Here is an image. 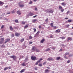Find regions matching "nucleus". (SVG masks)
<instances>
[{
	"label": "nucleus",
	"instance_id": "1",
	"mask_svg": "<svg viewBox=\"0 0 73 73\" xmlns=\"http://www.w3.org/2000/svg\"><path fill=\"white\" fill-rule=\"evenodd\" d=\"M23 3H24V2L23 1L19 2V7H21V8H23V7L24 6V5L23 4H21Z\"/></svg>",
	"mask_w": 73,
	"mask_h": 73
},
{
	"label": "nucleus",
	"instance_id": "2",
	"mask_svg": "<svg viewBox=\"0 0 73 73\" xmlns=\"http://www.w3.org/2000/svg\"><path fill=\"white\" fill-rule=\"evenodd\" d=\"M9 57H10L11 58H13V59L14 60V61L16 60V56L15 55H12L11 56H9Z\"/></svg>",
	"mask_w": 73,
	"mask_h": 73
},
{
	"label": "nucleus",
	"instance_id": "3",
	"mask_svg": "<svg viewBox=\"0 0 73 73\" xmlns=\"http://www.w3.org/2000/svg\"><path fill=\"white\" fill-rule=\"evenodd\" d=\"M48 9H47L45 11L46 12V13H52L53 12H54V11L53 10H50V11H48Z\"/></svg>",
	"mask_w": 73,
	"mask_h": 73
},
{
	"label": "nucleus",
	"instance_id": "4",
	"mask_svg": "<svg viewBox=\"0 0 73 73\" xmlns=\"http://www.w3.org/2000/svg\"><path fill=\"white\" fill-rule=\"evenodd\" d=\"M47 61H54V60L52 58V57H50L48 58L47 59Z\"/></svg>",
	"mask_w": 73,
	"mask_h": 73
},
{
	"label": "nucleus",
	"instance_id": "5",
	"mask_svg": "<svg viewBox=\"0 0 73 73\" xmlns=\"http://www.w3.org/2000/svg\"><path fill=\"white\" fill-rule=\"evenodd\" d=\"M68 39L67 40V42H69L70 41H72V38L70 37H68L67 38Z\"/></svg>",
	"mask_w": 73,
	"mask_h": 73
},
{
	"label": "nucleus",
	"instance_id": "6",
	"mask_svg": "<svg viewBox=\"0 0 73 73\" xmlns=\"http://www.w3.org/2000/svg\"><path fill=\"white\" fill-rule=\"evenodd\" d=\"M31 58L32 60H36V56H31Z\"/></svg>",
	"mask_w": 73,
	"mask_h": 73
},
{
	"label": "nucleus",
	"instance_id": "7",
	"mask_svg": "<svg viewBox=\"0 0 73 73\" xmlns=\"http://www.w3.org/2000/svg\"><path fill=\"white\" fill-rule=\"evenodd\" d=\"M15 36H17V37H19L20 35V33H15Z\"/></svg>",
	"mask_w": 73,
	"mask_h": 73
},
{
	"label": "nucleus",
	"instance_id": "8",
	"mask_svg": "<svg viewBox=\"0 0 73 73\" xmlns=\"http://www.w3.org/2000/svg\"><path fill=\"white\" fill-rule=\"evenodd\" d=\"M49 72H50V70L48 69H46L45 70L44 72L45 73H49Z\"/></svg>",
	"mask_w": 73,
	"mask_h": 73
},
{
	"label": "nucleus",
	"instance_id": "9",
	"mask_svg": "<svg viewBox=\"0 0 73 73\" xmlns=\"http://www.w3.org/2000/svg\"><path fill=\"white\" fill-rule=\"evenodd\" d=\"M39 33H40V31H38L37 32V33H36V34L35 35V37H37V36H38Z\"/></svg>",
	"mask_w": 73,
	"mask_h": 73
},
{
	"label": "nucleus",
	"instance_id": "10",
	"mask_svg": "<svg viewBox=\"0 0 73 73\" xmlns=\"http://www.w3.org/2000/svg\"><path fill=\"white\" fill-rule=\"evenodd\" d=\"M60 32L61 30L58 29L56 30L55 33H60Z\"/></svg>",
	"mask_w": 73,
	"mask_h": 73
},
{
	"label": "nucleus",
	"instance_id": "11",
	"mask_svg": "<svg viewBox=\"0 0 73 73\" xmlns=\"http://www.w3.org/2000/svg\"><path fill=\"white\" fill-rule=\"evenodd\" d=\"M36 47L35 46H33V47L32 48V50H34V51H35L36 50Z\"/></svg>",
	"mask_w": 73,
	"mask_h": 73
},
{
	"label": "nucleus",
	"instance_id": "12",
	"mask_svg": "<svg viewBox=\"0 0 73 73\" xmlns=\"http://www.w3.org/2000/svg\"><path fill=\"white\" fill-rule=\"evenodd\" d=\"M29 26V24H27L25 25V26H24V29H26L27 28V27H28Z\"/></svg>",
	"mask_w": 73,
	"mask_h": 73
},
{
	"label": "nucleus",
	"instance_id": "13",
	"mask_svg": "<svg viewBox=\"0 0 73 73\" xmlns=\"http://www.w3.org/2000/svg\"><path fill=\"white\" fill-rule=\"evenodd\" d=\"M17 14H18V15H20L21 14L20 11H17Z\"/></svg>",
	"mask_w": 73,
	"mask_h": 73
},
{
	"label": "nucleus",
	"instance_id": "14",
	"mask_svg": "<svg viewBox=\"0 0 73 73\" xmlns=\"http://www.w3.org/2000/svg\"><path fill=\"white\" fill-rule=\"evenodd\" d=\"M33 15H34V14L32 13H30L29 14V16H32Z\"/></svg>",
	"mask_w": 73,
	"mask_h": 73
},
{
	"label": "nucleus",
	"instance_id": "15",
	"mask_svg": "<svg viewBox=\"0 0 73 73\" xmlns=\"http://www.w3.org/2000/svg\"><path fill=\"white\" fill-rule=\"evenodd\" d=\"M61 5L63 6H65L66 5V3L64 2H63L61 3Z\"/></svg>",
	"mask_w": 73,
	"mask_h": 73
},
{
	"label": "nucleus",
	"instance_id": "16",
	"mask_svg": "<svg viewBox=\"0 0 73 73\" xmlns=\"http://www.w3.org/2000/svg\"><path fill=\"white\" fill-rule=\"evenodd\" d=\"M10 30L11 31H12L13 30V28H12V26H10Z\"/></svg>",
	"mask_w": 73,
	"mask_h": 73
},
{
	"label": "nucleus",
	"instance_id": "17",
	"mask_svg": "<svg viewBox=\"0 0 73 73\" xmlns=\"http://www.w3.org/2000/svg\"><path fill=\"white\" fill-rule=\"evenodd\" d=\"M25 69H23L22 70H21L20 71V73H23V72H24V71H25Z\"/></svg>",
	"mask_w": 73,
	"mask_h": 73
},
{
	"label": "nucleus",
	"instance_id": "18",
	"mask_svg": "<svg viewBox=\"0 0 73 73\" xmlns=\"http://www.w3.org/2000/svg\"><path fill=\"white\" fill-rule=\"evenodd\" d=\"M38 65L39 66H42V63H41L40 62H39V64H38Z\"/></svg>",
	"mask_w": 73,
	"mask_h": 73
},
{
	"label": "nucleus",
	"instance_id": "19",
	"mask_svg": "<svg viewBox=\"0 0 73 73\" xmlns=\"http://www.w3.org/2000/svg\"><path fill=\"white\" fill-rule=\"evenodd\" d=\"M16 12V10H14L13 11L11 12V13H15Z\"/></svg>",
	"mask_w": 73,
	"mask_h": 73
},
{
	"label": "nucleus",
	"instance_id": "20",
	"mask_svg": "<svg viewBox=\"0 0 73 73\" xmlns=\"http://www.w3.org/2000/svg\"><path fill=\"white\" fill-rule=\"evenodd\" d=\"M21 65H22L23 66H25L26 65L25 63V62H23V63L21 64Z\"/></svg>",
	"mask_w": 73,
	"mask_h": 73
},
{
	"label": "nucleus",
	"instance_id": "21",
	"mask_svg": "<svg viewBox=\"0 0 73 73\" xmlns=\"http://www.w3.org/2000/svg\"><path fill=\"white\" fill-rule=\"evenodd\" d=\"M23 41H24V38H23L21 40V42H22V43H23Z\"/></svg>",
	"mask_w": 73,
	"mask_h": 73
},
{
	"label": "nucleus",
	"instance_id": "22",
	"mask_svg": "<svg viewBox=\"0 0 73 73\" xmlns=\"http://www.w3.org/2000/svg\"><path fill=\"white\" fill-rule=\"evenodd\" d=\"M45 41V39H43L40 41L41 43H43Z\"/></svg>",
	"mask_w": 73,
	"mask_h": 73
},
{
	"label": "nucleus",
	"instance_id": "23",
	"mask_svg": "<svg viewBox=\"0 0 73 73\" xmlns=\"http://www.w3.org/2000/svg\"><path fill=\"white\" fill-rule=\"evenodd\" d=\"M37 21V19H34L33 20V23H35V22H36V21Z\"/></svg>",
	"mask_w": 73,
	"mask_h": 73
},
{
	"label": "nucleus",
	"instance_id": "24",
	"mask_svg": "<svg viewBox=\"0 0 73 73\" xmlns=\"http://www.w3.org/2000/svg\"><path fill=\"white\" fill-rule=\"evenodd\" d=\"M4 3V2L0 1V5H3Z\"/></svg>",
	"mask_w": 73,
	"mask_h": 73
},
{
	"label": "nucleus",
	"instance_id": "25",
	"mask_svg": "<svg viewBox=\"0 0 73 73\" xmlns=\"http://www.w3.org/2000/svg\"><path fill=\"white\" fill-rule=\"evenodd\" d=\"M53 23H52L50 24V25L51 26V27H54L53 26Z\"/></svg>",
	"mask_w": 73,
	"mask_h": 73
},
{
	"label": "nucleus",
	"instance_id": "26",
	"mask_svg": "<svg viewBox=\"0 0 73 73\" xmlns=\"http://www.w3.org/2000/svg\"><path fill=\"white\" fill-rule=\"evenodd\" d=\"M1 41H2L4 42V38H2L0 39Z\"/></svg>",
	"mask_w": 73,
	"mask_h": 73
},
{
	"label": "nucleus",
	"instance_id": "27",
	"mask_svg": "<svg viewBox=\"0 0 73 73\" xmlns=\"http://www.w3.org/2000/svg\"><path fill=\"white\" fill-rule=\"evenodd\" d=\"M60 57H58L56 58L57 60H60Z\"/></svg>",
	"mask_w": 73,
	"mask_h": 73
},
{
	"label": "nucleus",
	"instance_id": "28",
	"mask_svg": "<svg viewBox=\"0 0 73 73\" xmlns=\"http://www.w3.org/2000/svg\"><path fill=\"white\" fill-rule=\"evenodd\" d=\"M35 50L36 52H40V50L38 49H36Z\"/></svg>",
	"mask_w": 73,
	"mask_h": 73
},
{
	"label": "nucleus",
	"instance_id": "29",
	"mask_svg": "<svg viewBox=\"0 0 73 73\" xmlns=\"http://www.w3.org/2000/svg\"><path fill=\"white\" fill-rule=\"evenodd\" d=\"M62 7L61 6H59V9H62Z\"/></svg>",
	"mask_w": 73,
	"mask_h": 73
},
{
	"label": "nucleus",
	"instance_id": "30",
	"mask_svg": "<svg viewBox=\"0 0 73 73\" xmlns=\"http://www.w3.org/2000/svg\"><path fill=\"white\" fill-rule=\"evenodd\" d=\"M1 48H5V46L4 45V44H3L1 46Z\"/></svg>",
	"mask_w": 73,
	"mask_h": 73
},
{
	"label": "nucleus",
	"instance_id": "31",
	"mask_svg": "<svg viewBox=\"0 0 73 73\" xmlns=\"http://www.w3.org/2000/svg\"><path fill=\"white\" fill-rule=\"evenodd\" d=\"M69 54V52H66L65 54V56H66V55H68Z\"/></svg>",
	"mask_w": 73,
	"mask_h": 73
},
{
	"label": "nucleus",
	"instance_id": "32",
	"mask_svg": "<svg viewBox=\"0 0 73 73\" xmlns=\"http://www.w3.org/2000/svg\"><path fill=\"white\" fill-rule=\"evenodd\" d=\"M10 40V39H9V38H7V39H6V41L7 42L9 41Z\"/></svg>",
	"mask_w": 73,
	"mask_h": 73
},
{
	"label": "nucleus",
	"instance_id": "33",
	"mask_svg": "<svg viewBox=\"0 0 73 73\" xmlns=\"http://www.w3.org/2000/svg\"><path fill=\"white\" fill-rule=\"evenodd\" d=\"M40 62L38 61L36 63H35V65H37Z\"/></svg>",
	"mask_w": 73,
	"mask_h": 73
},
{
	"label": "nucleus",
	"instance_id": "34",
	"mask_svg": "<svg viewBox=\"0 0 73 73\" xmlns=\"http://www.w3.org/2000/svg\"><path fill=\"white\" fill-rule=\"evenodd\" d=\"M68 23H71L72 22V21L70 19H69L68 20Z\"/></svg>",
	"mask_w": 73,
	"mask_h": 73
},
{
	"label": "nucleus",
	"instance_id": "35",
	"mask_svg": "<svg viewBox=\"0 0 73 73\" xmlns=\"http://www.w3.org/2000/svg\"><path fill=\"white\" fill-rule=\"evenodd\" d=\"M15 22L16 23H18V22H19V21H18V20L17 19H16L15 21Z\"/></svg>",
	"mask_w": 73,
	"mask_h": 73
},
{
	"label": "nucleus",
	"instance_id": "36",
	"mask_svg": "<svg viewBox=\"0 0 73 73\" xmlns=\"http://www.w3.org/2000/svg\"><path fill=\"white\" fill-rule=\"evenodd\" d=\"M8 69V68L7 67H5V68H4V71L6 70H7V69Z\"/></svg>",
	"mask_w": 73,
	"mask_h": 73
},
{
	"label": "nucleus",
	"instance_id": "37",
	"mask_svg": "<svg viewBox=\"0 0 73 73\" xmlns=\"http://www.w3.org/2000/svg\"><path fill=\"white\" fill-rule=\"evenodd\" d=\"M69 13H70V11H68L67 13H66V15H68V14H69Z\"/></svg>",
	"mask_w": 73,
	"mask_h": 73
},
{
	"label": "nucleus",
	"instance_id": "38",
	"mask_svg": "<svg viewBox=\"0 0 73 73\" xmlns=\"http://www.w3.org/2000/svg\"><path fill=\"white\" fill-rule=\"evenodd\" d=\"M22 24H23V25L25 24V22L23 21L21 23Z\"/></svg>",
	"mask_w": 73,
	"mask_h": 73
},
{
	"label": "nucleus",
	"instance_id": "39",
	"mask_svg": "<svg viewBox=\"0 0 73 73\" xmlns=\"http://www.w3.org/2000/svg\"><path fill=\"white\" fill-rule=\"evenodd\" d=\"M3 42H3V41H2L1 40V41H0V44H3Z\"/></svg>",
	"mask_w": 73,
	"mask_h": 73
},
{
	"label": "nucleus",
	"instance_id": "40",
	"mask_svg": "<svg viewBox=\"0 0 73 73\" xmlns=\"http://www.w3.org/2000/svg\"><path fill=\"white\" fill-rule=\"evenodd\" d=\"M61 38H62V40H64V39H65V37L64 36H63V37H61Z\"/></svg>",
	"mask_w": 73,
	"mask_h": 73
},
{
	"label": "nucleus",
	"instance_id": "41",
	"mask_svg": "<svg viewBox=\"0 0 73 73\" xmlns=\"http://www.w3.org/2000/svg\"><path fill=\"white\" fill-rule=\"evenodd\" d=\"M11 14V12L8 11L7 12V13L6 14L7 15H8L9 14Z\"/></svg>",
	"mask_w": 73,
	"mask_h": 73
},
{
	"label": "nucleus",
	"instance_id": "42",
	"mask_svg": "<svg viewBox=\"0 0 73 73\" xmlns=\"http://www.w3.org/2000/svg\"><path fill=\"white\" fill-rule=\"evenodd\" d=\"M50 49L49 48H47L46 50V51H49V50H50Z\"/></svg>",
	"mask_w": 73,
	"mask_h": 73
},
{
	"label": "nucleus",
	"instance_id": "43",
	"mask_svg": "<svg viewBox=\"0 0 73 73\" xmlns=\"http://www.w3.org/2000/svg\"><path fill=\"white\" fill-rule=\"evenodd\" d=\"M28 60V57H27L25 59V61H27Z\"/></svg>",
	"mask_w": 73,
	"mask_h": 73
},
{
	"label": "nucleus",
	"instance_id": "44",
	"mask_svg": "<svg viewBox=\"0 0 73 73\" xmlns=\"http://www.w3.org/2000/svg\"><path fill=\"white\" fill-rule=\"evenodd\" d=\"M70 60H69L67 61V63H70Z\"/></svg>",
	"mask_w": 73,
	"mask_h": 73
},
{
	"label": "nucleus",
	"instance_id": "45",
	"mask_svg": "<svg viewBox=\"0 0 73 73\" xmlns=\"http://www.w3.org/2000/svg\"><path fill=\"white\" fill-rule=\"evenodd\" d=\"M41 60H42V58H40V59L39 60H38V61L40 62V61H41Z\"/></svg>",
	"mask_w": 73,
	"mask_h": 73
},
{
	"label": "nucleus",
	"instance_id": "46",
	"mask_svg": "<svg viewBox=\"0 0 73 73\" xmlns=\"http://www.w3.org/2000/svg\"><path fill=\"white\" fill-rule=\"evenodd\" d=\"M64 57L66 59H68V57H66V55H65V56H64Z\"/></svg>",
	"mask_w": 73,
	"mask_h": 73
},
{
	"label": "nucleus",
	"instance_id": "47",
	"mask_svg": "<svg viewBox=\"0 0 73 73\" xmlns=\"http://www.w3.org/2000/svg\"><path fill=\"white\" fill-rule=\"evenodd\" d=\"M69 26H70V25H66V28H68V27H69Z\"/></svg>",
	"mask_w": 73,
	"mask_h": 73
},
{
	"label": "nucleus",
	"instance_id": "48",
	"mask_svg": "<svg viewBox=\"0 0 73 73\" xmlns=\"http://www.w3.org/2000/svg\"><path fill=\"white\" fill-rule=\"evenodd\" d=\"M61 11L62 12H64V9H61Z\"/></svg>",
	"mask_w": 73,
	"mask_h": 73
},
{
	"label": "nucleus",
	"instance_id": "49",
	"mask_svg": "<svg viewBox=\"0 0 73 73\" xmlns=\"http://www.w3.org/2000/svg\"><path fill=\"white\" fill-rule=\"evenodd\" d=\"M29 38L30 40L32 39V37L31 36H30L29 37Z\"/></svg>",
	"mask_w": 73,
	"mask_h": 73
},
{
	"label": "nucleus",
	"instance_id": "50",
	"mask_svg": "<svg viewBox=\"0 0 73 73\" xmlns=\"http://www.w3.org/2000/svg\"><path fill=\"white\" fill-rule=\"evenodd\" d=\"M48 19L47 18L46 19L45 21L46 22H48Z\"/></svg>",
	"mask_w": 73,
	"mask_h": 73
},
{
	"label": "nucleus",
	"instance_id": "51",
	"mask_svg": "<svg viewBox=\"0 0 73 73\" xmlns=\"http://www.w3.org/2000/svg\"><path fill=\"white\" fill-rule=\"evenodd\" d=\"M33 30L34 31V32H36V29H33Z\"/></svg>",
	"mask_w": 73,
	"mask_h": 73
},
{
	"label": "nucleus",
	"instance_id": "52",
	"mask_svg": "<svg viewBox=\"0 0 73 73\" xmlns=\"http://www.w3.org/2000/svg\"><path fill=\"white\" fill-rule=\"evenodd\" d=\"M29 4H32V1H30V2L29 3Z\"/></svg>",
	"mask_w": 73,
	"mask_h": 73
},
{
	"label": "nucleus",
	"instance_id": "53",
	"mask_svg": "<svg viewBox=\"0 0 73 73\" xmlns=\"http://www.w3.org/2000/svg\"><path fill=\"white\" fill-rule=\"evenodd\" d=\"M15 36V35L14 34H12L11 35V37H13Z\"/></svg>",
	"mask_w": 73,
	"mask_h": 73
},
{
	"label": "nucleus",
	"instance_id": "54",
	"mask_svg": "<svg viewBox=\"0 0 73 73\" xmlns=\"http://www.w3.org/2000/svg\"><path fill=\"white\" fill-rule=\"evenodd\" d=\"M53 28H54V29H57V27L56 26H53Z\"/></svg>",
	"mask_w": 73,
	"mask_h": 73
},
{
	"label": "nucleus",
	"instance_id": "55",
	"mask_svg": "<svg viewBox=\"0 0 73 73\" xmlns=\"http://www.w3.org/2000/svg\"><path fill=\"white\" fill-rule=\"evenodd\" d=\"M47 62H45L43 63V65H45L46 63Z\"/></svg>",
	"mask_w": 73,
	"mask_h": 73
},
{
	"label": "nucleus",
	"instance_id": "56",
	"mask_svg": "<svg viewBox=\"0 0 73 73\" xmlns=\"http://www.w3.org/2000/svg\"><path fill=\"white\" fill-rule=\"evenodd\" d=\"M34 69L35 70H37V68L35 67Z\"/></svg>",
	"mask_w": 73,
	"mask_h": 73
},
{
	"label": "nucleus",
	"instance_id": "57",
	"mask_svg": "<svg viewBox=\"0 0 73 73\" xmlns=\"http://www.w3.org/2000/svg\"><path fill=\"white\" fill-rule=\"evenodd\" d=\"M39 29H40L41 28V26L40 25H39Z\"/></svg>",
	"mask_w": 73,
	"mask_h": 73
},
{
	"label": "nucleus",
	"instance_id": "58",
	"mask_svg": "<svg viewBox=\"0 0 73 73\" xmlns=\"http://www.w3.org/2000/svg\"><path fill=\"white\" fill-rule=\"evenodd\" d=\"M37 15H35V16H34L33 17V18H35V17H37Z\"/></svg>",
	"mask_w": 73,
	"mask_h": 73
},
{
	"label": "nucleus",
	"instance_id": "59",
	"mask_svg": "<svg viewBox=\"0 0 73 73\" xmlns=\"http://www.w3.org/2000/svg\"><path fill=\"white\" fill-rule=\"evenodd\" d=\"M4 28V25H3L1 27V29H2V28Z\"/></svg>",
	"mask_w": 73,
	"mask_h": 73
},
{
	"label": "nucleus",
	"instance_id": "60",
	"mask_svg": "<svg viewBox=\"0 0 73 73\" xmlns=\"http://www.w3.org/2000/svg\"><path fill=\"white\" fill-rule=\"evenodd\" d=\"M64 19L65 20H68V17H66Z\"/></svg>",
	"mask_w": 73,
	"mask_h": 73
},
{
	"label": "nucleus",
	"instance_id": "61",
	"mask_svg": "<svg viewBox=\"0 0 73 73\" xmlns=\"http://www.w3.org/2000/svg\"><path fill=\"white\" fill-rule=\"evenodd\" d=\"M17 29V27H14V29Z\"/></svg>",
	"mask_w": 73,
	"mask_h": 73
},
{
	"label": "nucleus",
	"instance_id": "62",
	"mask_svg": "<svg viewBox=\"0 0 73 73\" xmlns=\"http://www.w3.org/2000/svg\"><path fill=\"white\" fill-rule=\"evenodd\" d=\"M52 49H53V50H54V49H55V47H53L52 48Z\"/></svg>",
	"mask_w": 73,
	"mask_h": 73
},
{
	"label": "nucleus",
	"instance_id": "63",
	"mask_svg": "<svg viewBox=\"0 0 73 73\" xmlns=\"http://www.w3.org/2000/svg\"><path fill=\"white\" fill-rule=\"evenodd\" d=\"M8 68L9 69H11V67H10V66L9 67H8Z\"/></svg>",
	"mask_w": 73,
	"mask_h": 73
},
{
	"label": "nucleus",
	"instance_id": "64",
	"mask_svg": "<svg viewBox=\"0 0 73 73\" xmlns=\"http://www.w3.org/2000/svg\"><path fill=\"white\" fill-rule=\"evenodd\" d=\"M35 10H37V8H36V7H35Z\"/></svg>",
	"mask_w": 73,
	"mask_h": 73
}]
</instances>
